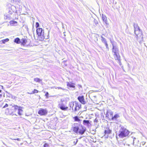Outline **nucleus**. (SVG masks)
Wrapping results in <instances>:
<instances>
[{
    "label": "nucleus",
    "instance_id": "obj_1",
    "mask_svg": "<svg viewBox=\"0 0 147 147\" xmlns=\"http://www.w3.org/2000/svg\"><path fill=\"white\" fill-rule=\"evenodd\" d=\"M113 46L112 49V54L115 60L120 61V56L119 53V50L117 42L113 40H110Z\"/></svg>",
    "mask_w": 147,
    "mask_h": 147
},
{
    "label": "nucleus",
    "instance_id": "obj_2",
    "mask_svg": "<svg viewBox=\"0 0 147 147\" xmlns=\"http://www.w3.org/2000/svg\"><path fill=\"white\" fill-rule=\"evenodd\" d=\"M134 33L136 36V37L137 38L138 40H139L140 43L141 41L142 40H143L142 33L137 25L134 24Z\"/></svg>",
    "mask_w": 147,
    "mask_h": 147
},
{
    "label": "nucleus",
    "instance_id": "obj_3",
    "mask_svg": "<svg viewBox=\"0 0 147 147\" xmlns=\"http://www.w3.org/2000/svg\"><path fill=\"white\" fill-rule=\"evenodd\" d=\"M129 133V131L126 128L124 127H121L119 131V136L120 138H123L128 136Z\"/></svg>",
    "mask_w": 147,
    "mask_h": 147
},
{
    "label": "nucleus",
    "instance_id": "obj_4",
    "mask_svg": "<svg viewBox=\"0 0 147 147\" xmlns=\"http://www.w3.org/2000/svg\"><path fill=\"white\" fill-rule=\"evenodd\" d=\"M36 31L37 35L38 36H41L42 39H43L45 38V39H47L48 38V36L47 38L45 36L44 30L42 28H38L36 29Z\"/></svg>",
    "mask_w": 147,
    "mask_h": 147
},
{
    "label": "nucleus",
    "instance_id": "obj_5",
    "mask_svg": "<svg viewBox=\"0 0 147 147\" xmlns=\"http://www.w3.org/2000/svg\"><path fill=\"white\" fill-rule=\"evenodd\" d=\"M113 112H111L107 114L106 117L108 118L109 119H110L111 117V119L112 120H113L115 119H116L119 117V115L117 114H115L113 117Z\"/></svg>",
    "mask_w": 147,
    "mask_h": 147
},
{
    "label": "nucleus",
    "instance_id": "obj_6",
    "mask_svg": "<svg viewBox=\"0 0 147 147\" xmlns=\"http://www.w3.org/2000/svg\"><path fill=\"white\" fill-rule=\"evenodd\" d=\"M38 114L40 116L46 115L48 113L47 109L40 108L38 111Z\"/></svg>",
    "mask_w": 147,
    "mask_h": 147
},
{
    "label": "nucleus",
    "instance_id": "obj_7",
    "mask_svg": "<svg viewBox=\"0 0 147 147\" xmlns=\"http://www.w3.org/2000/svg\"><path fill=\"white\" fill-rule=\"evenodd\" d=\"M58 107L61 110L64 111H67L68 109V107L63 103L59 104Z\"/></svg>",
    "mask_w": 147,
    "mask_h": 147
},
{
    "label": "nucleus",
    "instance_id": "obj_8",
    "mask_svg": "<svg viewBox=\"0 0 147 147\" xmlns=\"http://www.w3.org/2000/svg\"><path fill=\"white\" fill-rule=\"evenodd\" d=\"M16 11V8L14 5H11V7H9L8 8V13L10 14H12L13 13Z\"/></svg>",
    "mask_w": 147,
    "mask_h": 147
},
{
    "label": "nucleus",
    "instance_id": "obj_9",
    "mask_svg": "<svg viewBox=\"0 0 147 147\" xmlns=\"http://www.w3.org/2000/svg\"><path fill=\"white\" fill-rule=\"evenodd\" d=\"M75 105L74 106V111H75L79 110L81 107V105L77 101H74Z\"/></svg>",
    "mask_w": 147,
    "mask_h": 147
},
{
    "label": "nucleus",
    "instance_id": "obj_10",
    "mask_svg": "<svg viewBox=\"0 0 147 147\" xmlns=\"http://www.w3.org/2000/svg\"><path fill=\"white\" fill-rule=\"evenodd\" d=\"M86 130V128L82 125H81L80 126V128L79 127L78 133L81 135L83 134L84 133Z\"/></svg>",
    "mask_w": 147,
    "mask_h": 147
},
{
    "label": "nucleus",
    "instance_id": "obj_11",
    "mask_svg": "<svg viewBox=\"0 0 147 147\" xmlns=\"http://www.w3.org/2000/svg\"><path fill=\"white\" fill-rule=\"evenodd\" d=\"M78 99L79 101L83 104H85L86 103V101L84 99V97L83 96H79L78 98Z\"/></svg>",
    "mask_w": 147,
    "mask_h": 147
},
{
    "label": "nucleus",
    "instance_id": "obj_12",
    "mask_svg": "<svg viewBox=\"0 0 147 147\" xmlns=\"http://www.w3.org/2000/svg\"><path fill=\"white\" fill-rule=\"evenodd\" d=\"M111 130L109 128H107V129L105 130L104 135L108 136L111 133Z\"/></svg>",
    "mask_w": 147,
    "mask_h": 147
},
{
    "label": "nucleus",
    "instance_id": "obj_13",
    "mask_svg": "<svg viewBox=\"0 0 147 147\" xmlns=\"http://www.w3.org/2000/svg\"><path fill=\"white\" fill-rule=\"evenodd\" d=\"M75 84L71 82H67V87L70 88H74Z\"/></svg>",
    "mask_w": 147,
    "mask_h": 147
},
{
    "label": "nucleus",
    "instance_id": "obj_14",
    "mask_svg": "<svg viewBox=\"0 0 147 147\" xmlns=\"http://www.w3.org/2000/svg\"><path fill=\"white\" fill-rule=\"evenodd\" d=\"M73 131L76 134L78 133L79 127L78 126L73 127H72Z\"/></svg>",
    "mask_w": 147,
    "mask_h": 147
},
{
    "label": "nucleus",
    "instance_id": "obj_15",
    "mask_svg": "<svg viewBox=\"0 0 147 147\" xmlns=\"http://www.w3.org/2000/svg\"><path fill=\"white\" fill-rule=\"evenodd\" d=\"M22 108L20 107L18 111V114L19 115H22L23 114V111L22 109Z\"/></svg>",
    "mask_w": 147,
    "mask_h": 147
},
{
    "label": "nucleus",
    "instance_id": "obj_16",
    "mask_svg": "<svg viewBox=\"0 0 147 147\" xmlns=\"http://www.w3.org/2000/svg\"><path fill=\"white\" fill-rule=\"evenodd\" d=\"M73 119L75 121L80 122L81 121V120L79 119V117L77 116H74L73 117Z\"/></svg>",
    "mask_w": 147,
    "mask_h": 147
},
{
    "label": "nucleus",
    "instance_id": "obj_17",
    "mask_svg": "<svg viewBox=\"0 0 147 147\" xmlns=\"http://www.w3.org/2000/svg\"><path fill=\"white\" fill-rule=\"evenodd\" d=\"M102 18L103 21L106 24H107V18L103 14L102 16Z\"/></svg>",
    "mask_w": 147,
    "mask_h": 147
},
{
    "label": "nucleus",
    "instance_id": "obj_18",
    "mask_svg": "<svg viewBox=\"0 0 147 147\" xmlns=\"http://www.w3.org/2000/svg\"><path fill=\"white\" fill-rule=\"evenodd\" d=\"M75 103L74 102H71L69 103V106L72 109H73V107H74Z\"/></svg>",
    "mask_w": 147,
    "mask_h": 147
},
{
    "label": "nucleus",
    "instance_id": "obj_19",
    "mask_svg": "<svg viewBox=\"0 0 147 147\" xmlns=\"http://www.w3.org/2000/svg\"><path fill=\"white\" fill-rule=\"evenodd\" d=\"M13 107L14 109V111H16L18 110L20 107V106H18L16 105H14L13 106Z\"/></svg>",
    "mask_w": 147,
    "mask_h": 147
},
{
    "label": "nucleus",
    "instance_id": "obj_20",
    "mask_svg": "<svg viewBox=\"0 0 147 147\" xmlns=\"http://www.w3.org/2000/svg\"><path fill=\"white\" fill-rule=\"evenodd\" d=\"M34 81L36 82L40 83L42 81V80L38 78H35L34 79Z\"/></svg>",
    "mask_w": 147,
    "mask_h": 147
},
{
    "label": "nucleus",
    "instance_id": "obj_21",
    "mask_svg": "<svg viewBox=\"0 0 147 147\" xmlns=\"http://www.w3.org/2000/svg\"><path fill=\"white\" fill-rule=\"evenodd\" d=\"M101 41L103 43H104V44H105V43L107 42L105 38H104L102 36H101Z\"/></svg>",
    "mask_w": 147,
    "mask_h": 147
},
{
    "label": "nucleus",
    "instance_id": "obj_22",
    "mask_svg": "<svg viewBox=\"0 0 147 147\" xmlns=\"http://www.w3.org/2000/svg\"><path fill=\"white\" fill-rule=\"evenodd\" d=\"M39 92L36 89H34L32 92L31 93H29L30 94H34L35 93H38Z\"/></svg>",
    "mask_w": 147,
    "mask_h": 147
},
{
    "label": "nucleus",
    "instance_id": "obj_23",
    "mask_svg": "<svg viewBox=\"0 0 147 147\" xmlns=\"http://www.w3.org/2000/svg\"><path fill=\"white\" fill-rule=\"evenodd\" d=\"M14 42L17 43H19L20 42V40L19 38H16Z\"/></svg>",
    "mask_w": 147,
    "mask_h": 147
},
{
    "label": "nucleus",
    "instance_id": "obj_24",
    "mask_svg": "<svg viewBox=\"0 0 147 147\" xmlns=\"http://www.w3.org/2000/svg\"><path fill=\"white\" fill-rule=\"evenodd\" d=\"M83 123L84 124H89L90 123L89 121L88 120H84L83 121Z\"/></svg>",
    "mask_w": 147,
    "mask_h": 147
},
{
    "label": "nucleus",
    "instance_id": "obj_25",
    "mask_svg": "<svg viewBox=\"0 0 147 147\" xmlns=\"http://www.w3.org/2000/svg\"><path fill=\"white\" fill-rule=\"evenodd\" d=\"M13 1V3H16L17 4L20 3V0H11Z\"/></svg>",
    "mask_w": 147,
    "mask_h": 147
},
{
    "label": "nucleus",
    "instance_id": "obj_26",
    "mask_svg": "<svg viewBox=\"0 0 147 147\" xmlns=\"http://www.w3.org/2000/svg\"><path fill=\"white\" fill-rule=\"evenodd\" d=\"M17 22L14 21H10V24H15L17 23Z\"/></svg>",
    "mask_w": 147,
    "mask_h": 147
},
{
    "label": "nucleus",
    "instance_id": "obj_27",
    "mask_svg": "<svg viewBox=\"0 0 147 147\" xmlns=\"http://www.w3.org/2000/svg\"><path fill=\"white\" fill-rule=\"evenodd\" d=\"M9 39L8 38H6L5 39L3 40H2L3 43H5L6 42H8L9 41Z\"/></svg>",
    "mask_w": 147,
    "mask_h": 147
},
{
    "label": "nucleus",
    "instance_id": "obj_28",
    "mask_svg": "<svg viewBox=\"0 0 147 147\" xmlns=\"http://www.w3.org/2000/svg\"><path fill=\"white\" fill-rule=\"evenodd\" d=\"M93 23L95 25H96L98 23L97 21L95 19H94L93 21Z\"/></svg>",
    "mask_w": 147,
    "mask_h": 147
},
{
    "label": "nucleus",
    "instance_id": "obj_29",
    "mask_svg": "<svg viewBox=\"0 0 147 147\" xmlns=\"http://www.w3.org/2000/svg\"><path fill=\"white\" fill-rule=\"evenodd\" d=\"M26 41H27V40H26V39H23L22 40V43L23 44H25L26 43Z\"/></svg>",
    "mask_w": 147,
    "mask_h": 147
},
{
    "label": "nucleus",
    "instance_id": "obj_30",
    "mask_svg": "<svg viewBox=\"0 0 147 147\" xmlns=\"http://www.w3.org/2000/svg\"><path fill=\"white\" fill-rule=\"evenodd\" d=\"M43 147H49L48 144L47 143H45L43 145Z\"/></svg>",
    "mask_w": 147,
    "mask_h": 147
},
{
    "label": "nucleus",
    "instance_id": "obj_31",
    "mask_svg": "<svg viewBox=\"0 0 147 147\" xmlns=\"http://www.w3.org/2000/svg\"><path fill=\"white\" fill-rule=\"evenodd\" d=\"M78 139H76L75 141H74L73 142V143L74 144V145H76L77 143L78 142Z\"/></svg>",
    "mask_w": 147,
    "mask_h": 147
},
{
    "label": "nucleus",
    "instance_id": "obj_32",
    "mask_svg": "<svg viewBox=\"0 0 147 147\" xmlns=\"http://www.w3.org/2000/svg\"><path fill=\"white\" fill-rule=\"evenodd\" d=\"M48 95H49L48 92H46V94H45V96H46V97L47 98H48V97H49Z\"/></svg>",
    "mask_w": 147,
    "mask_h": 147
},
{
    "label": "nucleus",
    "instance_id": "obj_33",
    "mask_svg": "<svg viewBox=\"0 0 147 147\" xmlns=\"http://www.w3.org/2000/svg\"><path fill=\"white\" fill-rule=\"evenodd\" d=\"M36 28H37L39 27V23L38 22H36Z\"/></svg>",
    "mask_w": 147,
    "mask_h": 147
},
{
    "label": "nucleus",
    "instance_id": "obj_34",
    "mask_svg": "<svg viewBox=\"0 0 147 147\" xmlns=\"http://www.w3.org/2000/svg\"><path fill=\"white\" fill-rule=\"evenodd\" d=\"M8 106V105L7 104H6L3 107V108H5L7 107Z\"/></svg>",
    "mask_w": 147,
    "mask_h": 147
},
{
    "label": "nucleus",
    "instance_id": "obj_35",
    "mask_svg": "<svg viewBox=\"0 0 147 147\" xmlns=\"http://www.w3.org/2000/svg\"><path fill=\"white\" fill-rule=\"evenodd\" d=\"M104 44L105 45L106 48L108 49V44H107V42Z\"/></svg>",
    "mask_w": 147,
    "mask_h": 147
},
{
    "label": "nucleus",
    "instance_id": "obj_36",
    "mask_svg": "<svg viewBox=\"0 0 147 147\" xmlns=\"http://www.w3.org/2000/svg\"><path fill=\"white\" fill-rule=\"evenodd\" d=\"M12 139L13 140H17L18 141H20V139L19 138H17L16 139Z\"/></svg>",
    "mask_w": 147,
    "mask_h": 147
},
{
    "label": "nucleus",
    "instance_id": "obj_37",
    "mask_svg": "<svg viewBox=\"0 0 147 147\" xmlns=\"http://www.w3.org/2000/svg\"><path fill=\"white\" fill-rule=\"evenodd\" d=\"M94 122L97 123L98 122V120L96 118L94 120Z\"/></svg>",
    "mask_w": 147,
    "mask_h": 147
},
{
    "label": "nucleus",
    "instance_id": "obj_38",
    "mask_svg": "<svg viewBox=\"0 0 147 147\" xmlns=\"http://www.w3.org/2000/svg\"><path fill=\"white\" fill-rule=\"evenodd\" d=\"M2 97V95L1 94H0V102L1 101V98Z\"/></svg>",
    "mask_w": 147,
    "mask_h": 147
},
{
    "label": "nucleus",
    "instance_id": "obj_39",
    "mask_svg": "<svg viewBox=\"0 0 147 147\" xmlns=\"http://www.w3.org/2000/svg\"><path fill=\"white\" fill-rule=\"evenodd\" d=\"M119 62V63L120 65L121 64V62L120 61H120H118Z\"/></svg>",
    "mask_w": 147,
    "mask_h": 147
},
{
    "label": "nucleus",
    "instance_id": "obj_40",
    "mask_svg": "<svg viewBox=\"0 0 147 147\" xmlns=\"http://www.w3.org/2000/svg\"><path fill=\"white\" fill-rule=\"evenodd\" d=\"M62 24V28H64V25H63V24Z\"/></svg>",
    "mask_w": 147,
    "mask_h": 147
},
{
    "label": "nucleus",
    "instance_id": "obj_41",
    "mask_svg": "<svg viewBox=\"0 0 147 147\" xmlns=\"http://www.w3.org/2000/svg\"><path fill=\"white\" fill-rule=\"evenodd\" d=\"M9 109L8 108H7L6 109V110H9Z\"/></svg>",
    "mask_w": 147,
    "mask_h": 147
},
{
    "label": "nucleus",
    "instance_id": "obj_42",
    "mask_svg": "<svg viewBox=\"0 0 147 147\" xmlns=\"http://www.w3.org/2000/svg\"><path fill=\"white\" fill-rule=\"evenodd\" d=\"M1 92V90H0V92Z\"/></svg>",
    "mask_w": 147,
    "mask_h": 147
},
{
    "label": "nucleus",
    "instance_id": "obj_43",
    "mask_svg": "<svg viewBox=\"0 0 147 147\" xmlns=\"http://www.w3.org/2000/svg\"><path fill=\"white\" fill-rule=\"evenodd\" d=\"M64 36H65V34H64Z\"/></svg>",
    "mask_w": 147,
    "mask_h": 147
},
{
    "label": "nucleus",
    "instance_id": "obj_44",
    "mask_svg": "<svg viewBox=\"0 0 147 147\" xmlns=\"http://www.w3.org/2000/svg\"><path fill=\"white\" fill-rule=\"evenodd\" d=\"M49 31L48 32V33H49Z\"/></svg>",
    "mask_w": 147,
    "mask_h": 147
}]
</instances>
